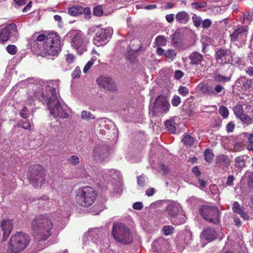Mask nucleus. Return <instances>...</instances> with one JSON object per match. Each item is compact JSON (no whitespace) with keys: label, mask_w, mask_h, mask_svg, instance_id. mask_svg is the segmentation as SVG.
Masks as SVG:
<instances>
[{"label":"nucleus","mask_w":253,"mask_h":253,"mask_svg":"<svg viewBox=\"0 0 253 253\" xmlns=\"http://www.w3.org/2000/svg\"><path fill=\"white\" fill-rule=\"evenodd\" d=\"M17 126L18 127H22L25 129L30 130L31 125L29 122H24L23 121H19Z\"/></svg>","instance_id":"34"},{"label":"nucleus","mask_w":253,"mask_h":253,"mask_svg":"<svg viewBox=\"0 0 253 253\" xmlns=\"http://www.w3.org/2000/svg\"><path fill=\"white\" fill-rule=\"evenodd\" d=\"M240 215V216L243 218L244 219H249V216L244 211H240V212L238 213Z\"/></svg>","instance_id":"62"},{"label":"nucleus","mask_w":253,"mask_h":253,"mask_svg":"<svg viewBox=\"0 0 253 253\" xmlns=\"http://www.w3.org/2000/svg\"><path fill=\"white\" fill-rule=\"evenodd\" d=\"M103 10L100 6H95L93 9V14L97 16H100L103 14Z\"/></svg>","instance_id":"45"},{"label":"nucleus","mask_w":253,"mask_h":253,"mask_svg":"<svg viewBox=\"0 0 253 253\" xmlns=\"http://www.w3.org/2000/svg\"><path fill=\"white\" fill-rule=\"evenodd\" d=\"M176 20L182 24L186 23L189 19L188 13L185 11H181L176 15Z\"/></svg>","instance_id":"22"},{"label":"nucleus","mask_w":253,"mask_h":253,"mask_svg":"<svg viewBox=\"0 0 253 253\" xmlns=\"http://www.w3.org/2000/svg\"><path fill=\"white\" fill-rule=\"evenodd\" d=\"M216 233L213 229L208 228L203 231L202 239L211 242L216 239Z\"/></svg>","instance_id":"20"},{"label":"nucleus","mask_w":253,"mask_h":253,"mask_svg":"<svg viewBox=\"0 0 253 253\" xmlns=\"http://www.w3.org/2000/svg\"><path fill=\"white\" fill-rule=\"evenodd\" d=\"M216 163L224 167H228L230 166V163L228 157L223 154L219 155L216 158Z\"/></svg>","instance_id":"21"},{"label":"nucleus","mask_w":253,"mask_h":253,"mask_svg":"<svg viewBox=\"0 0 253 253\" xmlns=\"http://www.w3.org/2000/svg\"><path fill=\"white\" fill-rule=\"evenodd\" d=\"M185 218L181 207L179 204L175 203V221H177V224H181L184 222Z\"/></svg>","instance_id":"19"},{"label":"nucleus","mask_w":253,"mask_h":253,"mask_svg":"<svg viewBox=\"0 0 253 253\" xmlns=\"http://www.w3.org/2000/svg\"><path fill=\"white\" fill-rule=\"evenodd\" d=\"M112 234L114 239L120 243L126 244L132 241V237L129 229L122 223H114Z\"/></svg>","instance_id":"7"},{"label":"nucleus","mask_w":253,"mask_h":253,"mask_svg":"<svg viewBox=\"0 0 253 253\" xmlns=\"http://www.w3.org/2000/svg\"><path fill=\"white\" fill-rule=\"evenodd\" d=\"M170 105L165 96H159L154 103H151L149 106V115L158 116L160 114L167 111Z\"/></svg>","instance_id":"10"},{"label":"nucleus","mask_w":253,"mask_h":253,"mask_svg":"<svg viewBox=\"0 0 253 253\" xmlns=\"http://www.w3.org/2000/svg\"><path fill=\"white\" fill-rule=\"evenodd\" d=\"M183 75V73L180 70H176L175 71V78L176 79H179L181 78Z\"/></svg>","instance_id":"59"},{"label":"nucleus","mask_w":253,"mask_h":253,"mask_svg":"<svg viewBox=\"0 0 253 253\" xmlns=\"http://www.w3.org/2000/svg\"><path fill=\"white\" fill-rule=\"evenodd\" d=\"M174 204L173 202H170V203L168 205L166 209V211L167 213H168L169 214L173 216L174 214Z\"/></svg>","instance_id":"41"},{"label":"nucleus","mask_w":253,"mask_h":253,"mask_svg":"<svg viewBox=\"0 0 253 253\" xmlns=\"http://www.w3.org/2000/svg\"><path fill=\"white\" fill-rule=\"evenodd\" d=\"M166 127L170 133H174V121L173 119H169L165 122Z\"/></svg>","instance_id":"30"},{"label":"nucleus","mask_w":253,"mask_h":253,"mask_svg":"<svg viewBox=\"0 0 253 253\" xmlns=\"http://www.w3.org/2000/svg\"><path fill=\"white\" fill-rule=\"evenodd\" d=\"M219 114L224 118H226L228 116L229 111L228 109L224 106H221L219 109Z\"/></svg>","instance_id":"38"},{"label":"nucleus","mask_w":253,"mask_h":253,"mask_svg":"<svg viewBox=\"0 0 253 253\" xmlns=\"http://www.w3.org/2000/svg\"><path fill=\"white\" fill-rule=\"evenodd\" d=\"M49 198L46 196H43L42 197H39L38 198H36V199H34V200L36 201L37 200L39 201V203L40 204H44V202H48L49 201Z\"/></svg>","instance_id":"48"},{"label":"nucleus","mask_w":253,"mask_h":253,"mask_svg":"<svg viewBox=\"0 0 253 253\" xmlns=\"http://www.w3.org/2000/svg\"><path fill=\"white\" fill-rule=\"evenodd\" d=\"M213 79L215 82L221 83L228 82L231 80V76L227 77L222 76L219 74H214Z\"/></svg>","instance_id":"24"},{"label":"nucleus","mask_w":253,"mask_h":253,"mask_svg":"<svg viewBox=\"0 0 253 253\" xmlns=\"http://www.w3.org/2000/svg\"><path fill=\"white\" fill-rule=\"evenodd\" d=\"M244 18L250 21L253 20V10H251L247 14H244Z\"/></svg>","instance_id":"55"},{"label":"nucleus","mask_w":253,"mask_h":253,"mask_svg":"<svg viewBox=\"0 0 253 253\" xmlns=\"http://www.w3.org/2000/svg\"><path fill=\"white\" fill-rule=\"evenodd\" d=\"M69 34L71 38V46L77 50L78 53L82 54L86 50V45L88 42L82 32L72 30Z\"/></svg>","instance_id":"8"},{"label":"nucleus","mask_w":253,"mask_h":253,"mask_svg":"<svg viewBox=\"0 0 253 253\" xmlns=\"http://www.w3.org/2000/svg\"><path fill=\"white\" fill-rule=\"evenodd\" d=\"M75 56L72 54H67L66 55V61L68 64H73L75 60Z\"/></svg>","instance_id":"46"},{"label":"nucleus","mask_w":253,"mask_h":253,"mask_svg":"<svg viewBox=\"0 0 253 253\" xmlns=\"http://www.w3.org/2000/svg\"><path fill=\"white\" fill-rule=\"evenodd\" d=\"M155 189L154 188H149L146 191V195L149 197L152 196L155 193Z\"/></svg>","instance_id":"58"},{"label":"nucleus","mask_w":253,"mask_h":253,"mask_svg":"<svg viewBox=\"0 0 253 253\" xmlns=\"http://www.w3.org/2000/svg\"><path fill=\"white\" fill-rule=\"evenodd\" d=\"M248 139V141L247 148L250 150H252L253 152V133L250 134Z\"/></svg>","instance_id":"44"},{"label":"nucleus","mask_w":253,"mask_h":253,"mask_svg":"<svg viewBox=\"0 0 253 253\" xmlns=\"http://www.w3.org/2000/svg\"><path fill=\"white\" fill-rule=\"evenodd\" d=\"M165 56L169 59L172 60L173 57V50L172 49H169L166 51L165 53Z\"/></svg>","instance_id":"53"},{"label":"nucleus","mask_w":253,"mask_h":253,"mask_svg":"<svg viewBox=\"0 0 253 253\" xmlns=\"http://www.w3.org/2000/svg\"><path fill=\"white\" fill-rule=\"evenodd\" d=\"M240 62L241 58L232 52V58L228 64L236 65L239 64Z\"/></svg>","instance_id":"39"},{"label":"nucleus","mask_w":253,"mask_h":253,"mask_svg":"<svg viewBox=\"0 0 253 253\" xmlns=\"http://www.w3.org/2000/svg\"><path fill=\"white\" fill-rule=\"evenodd\" d=\"M26 85L29 89L26 104L32 105L35 98L41 101H48L47 107L52 115L61 119H66L69 117L68 107L64 104H61L58 99L59 81H51L46 84L43 82L28 84L27 81H23L17 84L16 86L23 87Z\"/></svg>","instance_id":"1"},{"label":"nucleus","mask_w":253,"mask_h":253,"mask_svg":"<svg viewBox=\"0 0 253 253\" xmlns=\"http://www.w3.org/2000/svg\"><path fill=\"white\" fill-rule=\"evenodd\" d=\"M143 205L141 202H135L133 204V208L136 210H140L143 208Z\"/></svg>","instance_id":"52"},{"label":"nucleus","mask_w":253,"mask_h":253,"mask_svg":"<svg viewBox=\"0 0 253 253\" xmlns=\"http://www.w3.org/2000/svg\"><path fill=\"white\" fill-rule=\"evenodd\" d=\"M248 27L246 26H240L236 28L230 34L231 41L244 42L248 35Z\"/></svg>","instance_id":"12"},{"label":"nucleus","mask_w":253,"mask_h":253,"mask_svg":"<svg viewBox=\"0 0 253 253\" xmlns=\"http://www.w3.org/2000/svg\"><path fill=\"white\" fill-rule=\"evenodd\" d=\"M204 92L208 95H213V88L210 86H206Z\"/></svg>","instance_id":"50"},{"label":"nucleus","mask_w":253,"mask_h":253,"mask_svg":"<svg viewBox=\"0 0 253 253\" xmlns=\"http://www.w3.org/2000/svg\"><path fill=\"white\" fill-rule=\"evenodd\" d=\"M30 181L35 187H41L47 182L46 171L42 166L35 165L30 169Z\"/></svg>","instance_id":"9"},{"label":"nucleus","mask_w":253,"mask_h":253,"mask_svg":"<svg viewBox=\"0 0 253 253\" xmlns=\"http://www.w3.org/2000/svg\"><path fill=\"white\" fill-rule=\"evenodd\" d=\"M163 234L166 236H168L173 233V227L171 225H165L163 227Z\"/></svg>","instance_id":"35"},{"label":"nucleus","mask_w":253,"mask_h":253,"mask_svg":"<svg viewBox=\"0 0 253 253\" xmlns=\"http://www.w3.org/2000/svg\"><path fill=\"white\" fill-rule=\"evenodd\" d=\"M233 111L235 116L238 118L244 114L243 106L241 104H237L233 108Z\"/></svg>","instance_id":"27"},{"label":"nucleus","mask_w":253,"mask_h":253,"mask_svg":"<svg viewBox=\"0 0 253 253\" xmlns=\"http://www.w3.org/2000/svg\"><path fill=\"white\" fill-rule=\"evenodd\" d=\"M109 156V148L107 145H98L93 151V157L99 161L105 160Z\"/></svg>","instance_id":"14"},{"label":"nucleus","mask_w":253,"mask_h":253,"mask_svg":"<svg viewBox=\"0 0 253 253\" xmlns=\"http://www.w3.org/2000/svg\"><path fill=\"white\" fill-rule=\"evenodd\" d=\"M213 154L210 149H207L204 153L205 160L208 163H211L213 158Z\"/></svg>","instance_id":"29"},{"label":"nucleus","mask_w":253,"mask_h":253,"mask_svg":"<svg viewBox=\"0 0 253 253\" xmlns=\"http://www.w3.org/2000/svg\"><path fill=\"white\" fill-rule=\"evenodd\" d=\"M243 123L250 125L253 124V117H250L246 114H244L239 118Z\"/></svg>","instance_id":"26"},{"label":"nucleus","mask_w":253,"mask_h":253,"mask_svg":"<svg viewBox=\"0 0 253 253\" xmlns=\"http://www.w3.org/2000/svg\"><path fill=\"white\" fill-rule=\"evenodd\" d=\"M234 178L233 176L230 175L229 176L227 179L226 184L228 186H231L233 184Z\"/></svg>","instance_id":"60"},{"label":"nucleus","mask_w":253,"mask_h":253,"mask_svg":"<svg viewBox=\"0 0 253 253\" xmlns=\"http://www.w3.org/2000/svg\"><path fill=\"white\" fill-rule=\"evenodd\" d=\"M96 191L90 186H84L76 191V201L81 206L88 207L95 202Z\"/></svg>","instance_id":"5"},{"label":"nucleus","mask_w":253,"mask_h":253,"mask_svg":"<svg viewBox=\"0 0 253 253\" xmlns=\"http://www.w3.org/2000/svg\"><path fill=\"white\" fill-rule=\"evenodd\" d=\"M192 20L194 24V25L197 27H199L202 24V18L200 17L197 16L196 15H194L192 17Z\"/></svg>","instance_id":"42"},{"label":"nucleus","mask_w":253,"mask_h":253,"mask_svg":"<svg viewBox=\"0 0 253 253\" xmlns=\"http://www.w3.org/2000/svg\"><path fill=\"white\" fill-rule=\"evenodd\" d=\"M17 26L14 23H10L5 27L0 29V41L5 42L8 40L10 34L17 31Z\"/></svg>","instance_id":"15"},{"label":"nucleus","mask_w":253,"mask_h":253,"mask_svg":"<svg viewBox=\"0 0 253 253\" xmlns=\"http://www.w3.org/2000/svg\"><path fill=\"white\" fill-rule=\"evenodd\" d=\"M97 83L100 86L110 91H115L117 89L114 81L109 77L101 76L96 80Z\"/></svg>","instance_id":"16"},{"label":"nucleus","mask_w":253,"mask_h":253,"mask_svg":"<svg viewBox=\"0 0 253 253\" xmlns=\"http://www.w3.org/2000/svg\"><path fill=\"white\" fill-rule=\"evenodd\" d=\"M32 227L35 242L41 245L51 236L53 223L46 215H40L33 219Z\"/></svg>","instance_id":"2"},{"label":"nucleus","mask_w":253,"mask_h":253,"mask_svg":"<svg viewBox=\"0 0 253 253\" xmlns=\"http://www.w3.org/2000/svg\"><path fill=\"white\" fill-rule=\"evenodd\" d=\"M68 13L71 16H77L83 13L90 14V11L89 7H83L80 5H73L68 7Z\"/></svg>","instance_id":"18"},{"label":"nucleus","mask_w":253,"mask_h":253,"mask_svg":"<svg viewBox=\"0 0 253 253\" xmlns=\"http://www.w3.org/2000/svg\"><path fill=\"white\" fill-rule=\"evenodd\" d=\"M137 183L140 186H143L145 183V179L144 175H140L137 177Z\"/></svg>","instance_id":"47"},{"label":"nucleus","mask_w":253,"mask_h":253,"mask_svg":"<svg viewBox=\"0 0 253 253\" xmlns=\"http://www.w3.org/2000/svg\"><path fill=\"white\" fill-rule=\"evenodd\" d=\"M234 128L235 125L232 122L228 123L226 126V129L228 132H233V131L234 129Z\"/></svg>","instance_id":"54"},{"label":"nucleus","mask_w":253,"mask_h":253,"mask_svg":"<svg viewBox=\"0 0 253 253\" xmlns=\"http://www.w3.org/2000/svg\"><path fill=\"white\" fill-rule=\"evenodd\" d=\"M96 61V58H92L91 59L87 62L83 69V72L84 73H87L91 67L93 65L94 62Z\"/></svg>","instance_id":"37"},{"label":"nucleus","mask_w":253,"mask_h":253,"mask_svg":"<svg viewBox=\"0 0 253 253\" xmlns=\"http://www.w3.org/2000/svg\"><path fill=\"white\" fill-rule=\"evenodd\" d=\"M68 161L72 165H77L80 163V159L76 155H72L68 159Z\"/></svg>","instance_id":"36"},{"label":"nucleus","mask_w":253,"mask_h":253,"mask_svg":"<svg viewBox=\"0 0 253 253\" xmlns=\"http://www.w3.org/2000/svg\"><path fill=\"white\" fill-rule=\"evenodd\" d=\"M38 42L45 40L44 45V52L48 55H56L60 51V40L56 33L52 32L45 36L43 34L39 35L37 38Z\"/></svg>","instance_id":"3"},{"label":"nucleus","mask_w":253,"mask_h":253,"mask_svg":"<svg viewBox=\"0 0 253 253\" xmlns=\"http://www.w3.org/2000/svg\"><path fill=\"white\" fill-rule=\"evenodd\" d=\"M200 211L202 216L208 221L215 224L219 222V210L217 208L203 206L201 207Z\"/></svg>","instance_id":"11"},{"label":"nucleus","mask_w":253,"mask_h":253,"mask_svg":"<svg viewBox=\"0 0 253 253\" xmlns=\"http://www.w3.org/2000/svg\"><path fill=\"white\" fill-rule=\"evenodd\" d=\"M203 56L197 52H194L190 56L191 63L193 64H199L202 61Z\"/></svg>","instance_id":"23"},{"label":"nucleus","mask_w":253,"mask_h":253,"mask_svg":"<svg viewBox=\"0 0 253 253\" xmlns=\"http://www.w3.org/2000/svg\"><path fill=\"white\" fill-rule=\"evenodd\" d=\"M7 51L11 55H14L16 53L17 50L15 45L11 44L6 47Z\"/></svg>","instance_id":"43"},{"label":"nucleus","mask_w":253,"mask_h":253,"mask_svg":"<svg viewBox=\"0 0 253 253\" xmlns=\"http://www.w3.org/2000/svg\"><path fill=\"white\" fill-rule=\"evenodd\" d=\"M213 95L220 96L224 93V88L221 85L216 84L213 88Z\"/></svg>","instance_id":"28"},{"label":"nucleus","mask_w":253,"mask_h":253,"mask_svg":"<svg viewBox=\"0 0 253 253\" xmlns=\"http://www.w3.org/2000/svg\"><path fill=\"white\" fill-rule=\"evenodd\" d=\"M202 26L204 28H207L210 26L211 25V21L209 19H207L204 20L203 21H202Z\"/></svg>","instance_id":"57"},{"label":"nucleus","mask_w":253,"mask_h":253,"mask_svg":"<svg viewBox=\"0 0 253 253\" xmlns=\"http://www.w3.org/2000/svg\"><path fill=\"white\" fill-rule=\"evenodd\" d=\"M240 215V216L243 218L244 219H249V216L244 211H240V212L238 213Z\"/></svg>","instance_id":"63"},{"label":"nucleus","mask_w":253,"mask_h":253,"mask_svg":"<svg viewBox=\"0 0 253 253\" xmlns=\"http://www.w3.org/2000/svg\"><path fill=\"white\" fill-rule=\"evenodd\" d=\"M82 118L83 119L89 121L91 119H95V117L90 112L87 111H83L81 113Z\"/></svg>","instance_id":"32"},{"label":"nucleus","mask_w":253,"mask_h":253,"mask_svg":"<svg viewBox=\"0 0 253 253\" xmlns=\"http://www.w3.org/2000/svg\"><path fill=\"white\" fill-rule=\"evenodd\" d=\"M235 166L239 169H242L245 166V161L243 157H238L236 159Z\"/></svg>","instance_id":"33"},{"label":"nucleus","mask_w":253,"mask_h":253,"mask_svg":"<svg viewBox=\"0 0 253 253\" xmlns=\"http://www.w3.org/2000/svg\"><path fill=\"white\" fill-rule=\"evenodd\" d=\"M248 177V184L251 188H253V172L249 173Z\"/></svg>","instance_id":"51"},{"label":"nucleus","mask_w":253,"mask_h":253,"mask_svg":"<svg viewBox=\"0 0 253 253\" xmlns=\"http://www.w3.org/2000/svg\"><path fill=\"white\" fill-rule=\"evenodd\" d=\"M0 227L3 231V239L2 240H6L9 236L12 228L13 224L12 220L10 219H3L1 221Z\"/></svg>","instance_id":"17"},{"label":"nucleus","mask_w":253,"mask_h":253,"mask_svg":"<svg viewBox=\"0 0 253 253\" xmlns=\"http://www.w3.org/2000/svg\"><path fill=\"white\" fill-rule=\"evenodd\" d=\"M30 242V236L22 232H17L12 235L7 245L8 253H19L24 250Z\"/></svg>","instance_id":"4"},{"label":"nucleus","mask_w":253,"mask_h":253,"mask_svg":"<svg viewBox=\"0 0 253 253\" xmlns=\"http://www.w3.org/2000/svg\"><path fill=\"white\" fill-rule=\"evenodd\" d=\"M232 58V52L227 49L220 48L216 51L215 59L220 65L228 64Z\"/></svg>","instance_id":"13"},{"label":"nucleus","mask_w":253,"mask_h":253,"mask_svg":"<svg viewBox=\"0 0 253 253\" xmlns=\"http://www.w3.org/2000/svg\"><path fill=\"white\" fill-rule=\"evenodd\" d=\"M178 93L182 96H186L189 94V90L185 86H180L178 89Z\"/></svg>","instance_id":"40"},{"label":"nucleus","mask_w":253,"mask_h":253,"mask_svg":"<svg viewBox=\"0 0 253 253\" xmlns=\"http://www.w3.org/2000/svg\"><path fill=\"white\" fill-rule=\"evenodd\" d=\"M88 32L89 34L95 32V36L93 40V43L99 46L108 42L113 34V30L110 27L101 28L99 25L89 28Z\"/></svg>","instance_id":"6"},{"label":"nucleus","mask_w":253,"mask_h":253,"mask_svg":"<svg viewBox=\"0 0 253 253\" xmlns=\"http://www.w3.org/2000/svg\"><path fill=\"white\" fill-rule=\"evenodd\" d=\"M81 71L79 67H77L73 73H72V76L74 78H78L80 77Z\"/></svg>","instance_id":"56"},{"label":"nucleus","mask_w":253,"mask_h":253,"mask_svg":"<svg viewBox=\"0 0 253 253\" xmlns=\"http://www.w3.org/2000/svg\"><path fill=\"white\" fill-rule=\"evenodd\" d=\"M182 141L186 145L191 146L194 144L196 140L191 135L185 134L183 136Z\"/></svg>","instance_id":"25"},{"label":"nucleus","mask_w":253,"mask_h":253,"mask_svg":"<svg viewBox=\"0 0 253 253\" xmlns=\"http://www.w3.org/2000/svg\"><path fill=\"white\" fill-rule=\"evenodd\" d=\"M155 44L158 46H165L167 44V41L164 36H158L155 40Z\"/></svg>","instance_id":"31"},{"label":"nucleus","mask_w":253,"mask_h":253,"mask_svg":"<svg viewBox=\"0 0 253 253\" xmlns=\"http://www.w3.org/2000/svg\"><path fill=\"white\" fill-rule=\"evenodd\" d=\"M232 209L233 211L237 213H238L240 211H242L240 209V206L239 204L237 202H235L233 203Z\"/></svg>","instance_id":"49"},{"label":"nucleus","mask_w":253,"mask_h":253,"mask_svg":"<svg viewBox=\"0 0 253 253\" xmlns=\"http://www.w3.org/2000/svg\"><path fill=\"white\" fill-rule=\"evenodd\" d=\"M246 73L249 76L253 75V67L250 66L246 71Z\"/></svg>","instance_id":"64"},{"label":"nucleus","mask_w":253,"mask_h":253,"mask_svg":"<svg viewBox=\"0 0 253 253\" xmlns=\"http://www.w3.org/2000/svg\"><path fill=\"white\" fill-rule=\"evenodd\" d=\"M199 185V187L201 189H203L204 188L206 187V182L204 180L199 179L198 180V183Z\"/></svg>","instance_id":"61"}]
</instances>
